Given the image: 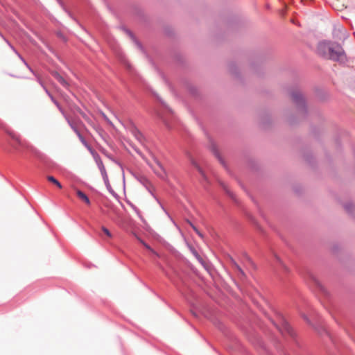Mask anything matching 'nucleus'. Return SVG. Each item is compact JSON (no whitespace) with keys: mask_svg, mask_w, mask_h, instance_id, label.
Instances as JSON below:
<instances>
[{"mask_svg":"<svg viewBox=\"0 0 355 355\" xmlns=\"http://www.w3.org/2000/svg\"><path fill=\"white\" fill-rule=\"evenodd\" d=\"M132 207L135 210V211L139 214V209L134 205H132Z\"/></svg>","mask_w":355,"mask_h":355,"instance_id":"c9c22d12","label":"nucleus"},{"mask_svg":"<svg viewBox=\"0 0 355 355\" xmlns=\"http://www.w3.org/2000/svg\"><path fill=\"white\" fill-rule=\"evenodd\" d=\"M291 96L298 111L305 115L307 113V107L305 99L301 92L297 89L293 90L291 92Z\"/></svg>","mask_w":355,"mask_h":355,"instance_id":"20e7f679","label":"nucleus"},{"mask_svg":"<svg viewBox=\"0 0 355 355\" xmlns=\"http://www.w3.org/2000/svg\"><path fill=\"white\" fill-rule=\"evenodd\" d=\"M4 41L8 44V45L10 47V49L18 55V57L23 62V63L27 67V68L33 74L35 75V73L34 71L32 69V68L29 66V64L26 62V61L24 59V58L17 52V51L15 49V48L10 43V42L6 38H4Z\"/></svg>","mask_w":355,"mask_h":355,"instance_id":"9d476101","label":"nucleus"},{"mask_svg":"<svg viewBox=\"0 0 355 355\" xmlns=\"http://www.w3.org/2000/svg\"><path fill=\"white\" fill-rule=\"evenodd\" d=\"M156 164L158 166V168H153L155 173L161 179L165 180L167 175L164 166L159 161H156Z\"/></svg>","mask_w":355,"mask_h":355,"instance_id":"0eeeda50","label":"nucleus"},{"mask_svg":"<svg viewBox=\"0 0 355 355\" xmlns=\"http://www.w3.org/2000/svg\"><path fill=\"white\" fill-rule=\"evenodd\" d=\"M70 127L71 128V129L76 132V134L77 135L80 131L78 130V128L68 119L67 120Z\"/></svg>","mask_w":355,"mask_h":355,"instance_id":"5701e85b","label":"nucleus"},{"mask_svg":"<svg viewBox=\"0 0 355 355\" xmlns=\"http://www.w3.org/2000/svg\"><path fill=\"white\" fill-rule=\"evenodd\" d=\"M135 137L139 141H141L143 139V135L139 130H136Z\"/></svg>","mask_w":355,"mask_h":355,"instance_id":"b1692460","label":"nucleus"},{"mask_svg":"<svg viewBox=\"0 0 355 355\" xmlns=\"http://www.w3.org/2000/svg\"><path fill=\"white\" fill-rule=\"evenodd\" d=\"M94 159H95V161L96 162V164L101 171V175L102 176H105V174H107V172H106V170H105V168L103 165V163L101 159V157H99V155L98 154H96L95 156H94Z\"/></svg>","mask_w":355,"mask_h":355,"instance_id":"9b49d317","label":"nucleus"},{"mask_svg":"<svg viewBox=\"0 0 355 355\" xmlns=\"http://www.w3.org/2000/svg\"><path fill=\"white\" fill-rule=\"evenodd\" d=\"M76 194H77L78 197L80 199H81L82 200H83L85 203H87V205L90 204V200H89V198L87 197V196L85 193H83L80 190H78L76 192Z\"/></svg>","mask_w":355,"mask_h":355,"instance_id":"ddd939ff","label":"nucleus"},{"mask_svg":"<svg viewBox=\"0 0 355 355\" xmlns=\"http://www.w3.org/2000/svg\"><path fill=\"white\" fill-rule=\"evenodd\" d=\"M192 164L193 166L198 171L199 173L201 175L202 178H203V180L205 181H207V177L204 173V171H202V169L200 168V166L198 164V163L194 161V160H192Z\"/></svg>","mask_w":355,"mask_h":355,"instance_id":"dca6fc26","label":"nucleus"},{"mask_svg":"<svg viewBox=\"0 0 355 355\" xmlns=\"http://www.w3.org/2000/svg\"><path fill=\"white\" fill-rule=\"evenodd\" d=\"M139 241L146 249L149 250L153 253H155V251L150 248V246L149 245H148L147 243H146L143 240L139 239Z\"/></svg>","mask_w":355,"mask_h":355,"instance_id":"4be33fe9","label":"nucleus"},{"mask_svg":"<svg viewBox=\"0 0 355 355\" xmlns=\"http://www.w3.org/2000/svg\"><path fill=\"white\" fill-rule=\"evenodd\" d=\"M191 227L193 228V230L200 236L202 237V234L200 232V231L196 228V226H194L191 222H189Z\"/></svg>","mask_w":355,"mask_h":355,"instance_id":"393cba45","label":"nucleus"},{"mask_svg":"<svg viewBox=\"0 0 355 355\" xmlns=\"http://www.w3.org/2000/svg\"><path fill=\"white\" fill-rule=\"evenodd\" d=\"M51 74L64 88L68 89L69 87L68 81L59 72L53 71Z\"/></svg>","mask_w":355,"mask_h":355,"instance_id":"6e6552de","label":"nucleus"},{"mask_svg":"<svg viewBox=\"0 0 355 355\" xmlns=\"http://www.w3.org/2000/svg\"><path fill=\"white\" fill-rule=\"evenodd\" d=\"M47 180L50 182L56 185L58 188H60V189L62 188V184H60V182L58 180H56L53 176H52V175L47 176Z\"/></svg>","mask_w":355,"mask_h":355,"instance_id":"f3484780","label":"nucleus"},{"mask_svg":"<svg viewBox=\"0 0 355 355\" xmlns=\"http://www.w3.org/2000/svg\"><path fill=\"white\" fill-rule=\"evenodd\" d=\"M327 59L344 63L347 60V57L342 46L338 43L332 42L329 55Z\"/></svg>","mask_w":355,"mask_h":355,"instance_id":"7ed1b4c3","label":"nucleus"},{"mask_svg":"<svg viewBox=\"0 0 355 355\" xmlns=\"http://www.w3.org/2000/svg\"><path fill=\"white\" fill-rule=\"evenodd\" d=\"M44 90L49 97H51V96H53L46 87H44Z\"/></svg>","mask_w":355,"mask_h":355,"instance_id":"473e14b6","label":"nucleus"},{"mask_svg":"<svg viewBox=\"0 0 355 355\" xmlns=\"http://www.w3.org/2000/svg\"><path fill=\"white\" fill-rule=\"evenodd\" d=\"M345 209L349 214H352L355 206L352 202H347L344 205Z\"/></svg>","mask_w":355,"mask_h":355,"instance_id":"a211bd4d","label":"nucleus"},{"mask_svg":"<svg viewBox=\"0 0 355 355\" xmlns=\"http://www.w3.org/2000/svg\"><path fill=\"white\" fill-rule=\"evenodd\" d=\"M230 263L232 267V268L237 273V275L241 279H244L245 277V274L243 269L240 267V266L236 263V261L232 258L230 257Z\"/></svg>","mask_w":355,"mask_h":355,"instance_id":"423d86ee","label":"nucleus"},{"mask_svg":"<svg viewBox=\"0 0 355 355\" xmlns=\"http://www.w3.org/2000/svg\"><path fill=\"white\" fill-rule=\"evenodd\" d=\"M77 136L78 137V138L80 139V140L82 141L83 144H84L85 145L87 144L85 139H84V137H83V135H81V133L80 132L77 134Z\"/></svg>","mask_w":355,"mask_h":355,"instance_id":"bb28decb","label":"nucleus"},{"mask_svg":"<svg viewBox=\"0 0 355 355\" xmlns=\"http://www.w3.org/2000/svg\"><path fill=\"white\" fill-rule=\"evenodd\" d=\"M122 62H123L124 65L130 71L131 70V66L128 63V62L126 60H123Z\"/></svg>","mask_w":355,"mask_h":355,"instance_id":"c756f323","label":"nucleus"},{"mask_svg":"<svg viewBox=\"0 0 355 355\" xmlns=\"http://www.w3.org/2000/svg\"><path fill=\"white\" fill-rule=\"evenodd\" d=\"M275 259H276V261L277 262L279 263V265L280 266V267L284 270L285 271H287L288 270V268L284 264V263L282 261V260L280 259L279 257H278L277 256H275Z\"/></svg>","mask_w":355,"mask_h":355,"instance_id":"412c9836","label":"nucleus"},{"mask_svg":"<svg viewBox=\"0 0 355 355\" xmlns=\"http://www.w3.org/2000/svg\"><path fill=\"white\" fill-rule=\"evenodd\" d=\"M244 258L245 259L246 261L252 264V261L250 257L246 253H244Z\"/></svg>","mask_w":355,"mask_h":355,"instance_id":"2f4dec72","label":"nucleus"},{"mask_svg":"<svg viewBox=\"0 0 355 355\" xmlns=\"http://www.w3.org/2000/svg\"><path fill=\"white\" fill-rule=\"evenodd\" d=\"M311 278L315 283L316 285L319 286V282L312 275H311Z\"/></svg>","mask_w":355,"mask_h":355,"instance_id":"72a5a7b5","label":"nucleus"},{"mask_svg":"<svg viewBox=\"0 0 355 355\" xmlns=\"http://www.w3.org/2000/svg\"><path fill=\"white\" fill-rule=\"evenodd\" d=\"M102 230H103V232H104V233H105L107 236H109V237H111V236H112V234H111L110 232V231H109V230H108V229H107L106 227H102Z\"/></svg>","mask_w":355,"mask_h":355,"instance_id":"a878e982","label":"nucleus"},{"mask_svg":"<svg viewBox=\"0 0 355 355\" xmlns=\"http://www.w3.org/2000/svg\"><path fill=\"white\" fill-rule=\"evenodd\" d=\"M137 180H139V182L143 185L144 186L146 189L150 193V194L154 197L155 198V196H154L153 193L152 192L151 189H150V187H151V184H150V181L148 180V178L144 175H139L138 178H137Z\"/></svg>","mask_w":355,"mask_h":355,"instance_id":"1a4fd4ad","label":"nucleus"},{"mask_svg":"<svg viewBox=\"0 0 355 355\" xmlns=\"http://www.w3.org/2000/svg\"><path fill=\"white\" fill-rule=\"evenodd\" d=\"M224 187V189L225 191V192L232 198L234 199V194L230 192L225 186L223 187Z\"/></svg>","mask_w":355,"mask_h":355,"instance_id":"7c9ffc66","label":"nucleus"},{"mask_svg":"<svg viewBox=\"0 0 355 355\" xmlns=\"http://www.w3.org/2000/svg\"><path fill=\"white\" fill-rule=\"evenodd\" d=\"M157 99L159 101V102L163 105V107L165 109V111L167 112V114H169L171 117H173V113L172 110L165 104L164 102H163L162 101V99H160L159 98V96H157Z\"/></svg>","mask_w":355,"mask_h":355,"instance_id":"6ab92c4d","label":"nucleus"},{"mask_svg":"<svg viewBox=\"0 0 355 355\" xmlns=\"http://www.w3.org/2000/svg\"><path fill=\"white\" fill-rule=\"evenodd\" d=\"M37 82L39 83V84L42 87V88L44 89V87H46L43 82L40 80V78H37Z\"/></svg>","mask_w":355,"mask_h":355,"instance_id":"f704fd0d","label":"nucleus"},{"mask_svg":"<svg viewBox=\"0 0 355 355\" xmlns=\"http://www.w3.org/2000/svg\"><path fill=\"white\" fill-rule=\"evenodd\" d=\"M7 132L13 140V142L10 143V145L15 150L20 153L24 150H27L32 153L33 155H35L36 157H37L39 159L42 160L44 159V155L42 153H41L38 150L32 146L27 141L22 140L20 138L19 135H17L16 132L11 130H8Z\"/></svg>","mask_w":355,"mask_h":355,"instance_id":"f257e3e1","label":"nucleus"},{"mask_svg":"<svg viewBox=\"0 0 355 355\" xmlns=\"http://www.w3.org/2000/svg\"><path fill=\"white\" fill-rule=\"evenodd\" d=\"M0 36H1L3 40H4V38H6V37L3 35V34H2L1 32H0Z\"/></svg>","mask_w":355,"mask_h":355,"instance_id":"e433bc0d","label":"nucleus"},{"mask_svg":"<svg viewBox=\"0 0 355 355\" xmlns=\"http://www.w3.org/2000/svg\"><path fill=\"white\" fill-rule=\"evenodd\" d=\"M302 318H304V320L310 325L311 326H313V324L311 322L310 320L309 319V318L305 315L304 314L302 315Z\"/></svg>","mask_w":355,"mask_h":355,"instance_id":"c85d7f7f","label":"nucleus"},{"mask_svg":"<svg viewBox=\"0 0 355 355\" xmlns=\"http://www.w3.org/2000/svg\"><path fill=\"white\" fill-rule=\"evenodd\" d=\"M102 178H103L104 183H105L107 190L110 191V193H112L113 196H116V193L114 191V190L112 189V188L110 184L107 174H105V176H102Z\"/></svg>","mask_w":355,"mask_h":355,"instance_id":"f8f14e48","label":"nucleus"},{"mask_svg":"<svg viewBox=\"0 0 355 355\" xmlns=\"http://www.w3.org/2000/svg\"><path fill=\"white\" fill-rule=\"evenodd\" d=\"M210 148L211 150L213 152V153L215 155V156L220 160L221 163H223V161L219 155L218 151L217 150L216 146L215 144L211 141L210 144Z\"/></svg>","mask_w":355,"mask_h":355,"instance_id":"2eb2a0df","label":"nucleus"},{"mask_svg":"<svg viewBox=\"0 0 355 355\" xmlns=\"http://www.w3.org/2000/svg\"><path fill=\"white\" fill-rule=\"evenodd\" d=\"M127 33H128V35H130V37L135 41V44H137V46H138V48H139L140 49L142 50V45L141 44L140 42H139L135 37V36L133 35V34L128 31Z\"/></svg>","mask_w":355,"mask_h":355,"instance_id":"aec40b11","label":"nucleus"},{"mask_svg":"<svg viewBox=\"0 0 355 355\" xmlns=\"http://www.w3.org/2000/svg\"><path fill=\"white\" fill-rule=\"evenodd\" d=\"M51 100L54 103V104L61 110V108L59 105L58 102L55 99V98L53 96H51L50 97Z\"/></svg>","mask_w":355,"mask_h":355,"instance_id":"cd10ccee","label":"nucleus"},{"mask_svg":"<svg viewBox=\"0 0 355 355\" xmlns=\"http://www.w3.org/2000/svg\"><path fill=\"white\" fill-rule=\"evenodd\" d=\"M272 323L283 336L288 335L291 338L295 337V334L294 331L282 315L279 314L277 315V320L272 321Z\"/></svg>","mask_w":355,"mask_h":355,"instance_id":"f03ea898","label":"nucleus"},{"mask_svg":"<svg viewBox=\"0 0 355 355\" xmlns=\"http://www.w3.org/2000/svg\"><path fill=\"white\" fill-rule=\"evenodd\" d=\"M158 115H159V118L162 120V121L164 123L165 125L168 129H171L173 128L168 117L165 116L164 114H163L162 113H159Z\"/></svg>","mask_w":355,"mask_h":355,"instance_id":"4468645a","label":"nucleus"},{"mask_svg":"<svg viewBox=\"0 0 355 355\" xmlns=\"http://www.w3.org/2000/svg\"><path fill=\"white\" fill-rule=\"evenodd\" d=\"M332 42L329 41H322L319 42L317 48L318 53L324 58L329 55Z\"/></svg>","mask_w":355,"mask_h":355,"instance_id":"39448f33","label":"nucleus"}]
</instances>
